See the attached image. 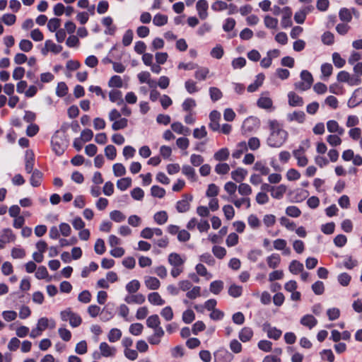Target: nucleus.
<instances>
[{
    "mask_svg": "<svg viewBox=\"0 0 362 362\" xmlns=\"http://www.w3.org/2000/svg\"><path fill=\"white\" fill-rule=\"evenodd\" d=\"M268 124L269 135L267 139V144L272 148L281 147L288 139V132L276 119L269 120Z\"/></svg>",
    "mask_w": 362,
    "mask_h": 362,
    "instance_id": "nucleus-1",
    "label": "nucleus"
},
{
    "mask_svg": "<svg viewBox=\"0 0 362 362\" xmlns=\"http://www.w3.org/2000/svg\"><path fill=\"white\" fill-rule=\"evenodd\" d=\"M51 144L53 151L57 156H60L64 153L67 148L68 140L66 139L64 134L57 132L52 137Z\"/></svg>",
    "mask_w": 362,
    "mask_h": 362,
    "instance_id": "nucleus-2",
    "label": "nucleus"
},
{
    "mask_svg": "<svg viewBox=\"0 0 362 362\" xmlns=\"http://www.w3.org/2000/svg\"><path fill=\"white\" fill-rule=\"evenodd\" d=\"M60 317L62 321H69L72 327H77L82 322V319L80 315L74 313L70 308L61 311Z\"/></svg>",
    "mask_w": 362,
    "mask_h": 362,
    "instance_id": "nucleus-3",
    "label": "nucleus"
},
{
    "mask_svg": "<svg viewBox=\"0 0 362 362\" xmlns=\"http://www.w3.org/2000/svg\"><path fill=\"white\" fill-rule=\"evenodd\" d=\"M257 105L259 108L264 110H273V101L269 96V93L265 92L261 94L257 101Z\"/></svg>",
    "mask_w": 362,
    "mask_h": 362,
    "instance_id": "nucleus-4",
    "label": "nucleus"
},
{
    "mask_svg": "<svg viewBox=\"0 0 362 362\" xmlns=\"http://www.w3.org/2000/svg\"><path fill=\"white\" fill-rule=\"evenodd\" d=\"M305 148L303 146H299L298 148L293 151L294 158L298 161V165L300 167H305L308 163L307 157L305 156Z\"/></svg>",
    "mask_w": 362,
    "mask_h": 362,
    "instance_id": "nucleus-5",
    "label": "nucleus"
},
{
    "mask_svg": "<svg viewBox=\"0 0 362 362\" xmlns=\"http://www.w3.org/2000/svg\"><path fill=\"white\" fill-rule=\"evenodd\" d=\"M192 197L188 194H184L182 199L178 201L176 204V209L179 213L187 212L189 209L190 204Z\"/></svg>",
    "mask_w": 362,
    "mask_h": 362,
    "instance_id": "nucleus-6",
    "label": "nucleus"
},
{
    "mask_svg": "<svg viewBox=\"0 0 362 362\" xmlns=\"http://www.w3.org/2000/svg\"><path fill=\"white\" fill-rule=\"evenodd\" d=\"M233 359V354L227 350L221 349L214 353V362H230Z\"/></svg>",
    "mask_w": 362,
    "mask_h": 362,
    "instance_id": "nucleus-7",
    "label": "nucleus"
},
{
    "mask_svg": "<svg viewBox=\"0 0 362 362\" xmlns=\"http://www.w3.org/2000/svg\"><path fill=\"white\" fill-rule=\"evenodd\" d=\"M262 327L263 331L267 332V337L270 339L277 340L281 336L282 332L276 327H272L268 322L263 324Z\"/></svg>",
    "mask_w": 362,
    "mask_h": 362,
    "instance_id": "nucleus-8",
    "label": "nucleus"
},
{
    "mask_svg": "<svg viewBox=\"0 0 362 362\" xmlns=\"http://www.w3.org/2000/svg\"><path fill=\"white\" fill-rule=\"evenodd\" d=\"M313 9L314 7L312 5H310L298 11L294 14L295 21L298 24L303 23L305 20L307 14L310 13Z\"/></svg>",
    "mask_w": 362,
    "mask_h": 362,
    "instance_id": "nucleus-9",
    "label": "nucleus"
},
{
    "mask_svg": "<svg viewBox=\"0 0 362 362\" xmlns=\"http://www.w3.org/2000/svg\"><path fill=\"white\" fill-rule=\"evenodd\" d=\"M221 118V114L216 111L213 110L209 115L210 123L209 124V128L214 131H218L220 129L219 119Z\"/></svg>",
    "mask_w": 362,
    "mask_h": 362,
    "instance_id": "nucleus-10",
    "label": "nucleus"
},
{
    "mask_svg": "<svg viewBox=\"0 0 362 362\" xmlns=\"http://www.w3.org/2000/svg\"><path fill=\"white\" fill-rule=\"evenodd\" d=\"M209 8L208 2L206 0H199L196 5V8L199 16L202 20H204L208 17L207 10Z\"/></svg>",
    "mask_w": 362,
    "mask_h": 362,
    "instance_id": "nucleus-11",
    "label": "nucleus"
},
{
    "mask_svg": "<svg viewBox=\"0 0 362 362\" xmlns=\"http://www.w3.org/2000/svg\"><path fill=\"white\" fill-rule=\"evenodd\" d=\"M55 325L56 323L54 320H49L48 318L44 317L38 320L37 328H38V329H40V331L43 332L47 327H49L50 329H54L55 327Z\"/></svg>",
    "mask_w": 362,
    "mask_h": 362,
    "instance_id": "nucleus-12",
    "label": "nucleus"
},
{
    "mask_svg": "<svg viewBox=\"0 0 362 362\" xmlns=\"http://www.w3.org/2000/svg\"><path fill=\"white\" fill-rule=\"evenodd\" d=\"M288 104L291 107H301L304 104L303 98L293 91L288 93Z\"/></svg>",
    "mask_w": 362,
    "mask_h": 362,
    "instance_id": "nucleus-13",
    "label": "nucleus"
},
{
    "mask_svg": "<svg viewBox=\"0 0 362 362\" xmlns=\"http://www.w3.org/2000/svg\"><path fill=\"white\" fill-rule=\"evenodd\" d=\"M286 119L288 122H297L299 124L304 122L305 114L303 111H294L286 115Z\"/></svg>",
    "mask_w": 362,
    "mask_h": 362,
    "instance_id": "nucleus-14",
    "label": "nucleus"
},
{
    "mask_svg": "<svg viewBox=\"0 0 362 362\" xmlns=\"http://www.w3.org/2000/svg\"><path fill=\"white\" fill-rule=\"evenodd\" d=\"M165 332L163 328H158L154 330L153 334L148 337V341L151 345H158L160 343L161 338L163 337Z\"/></svg>",
    "mask_w": 362,
    "mask_h": 362,
    "instance_id": "nucleus-15",
    "label": "nucleus"
},
{
    "mask_svg": "<svg viewBox=\"0 0 362 362\" xmlns=\"http://www.w3.org/2000/svg\"><path fill=\"white\" fill-rule=\"evenodd\" d=\"M34 153L31 150H28L25 152V170L27 173H33L34 167Z\"/></svg>",
    "mask_w": 362,
    "mask_h": 362,
    "instance_id": "nucleus-16",
    "label": "nucleus"
},
{
    "mask_svg": "<svg viewBox=\"0 0 362 362\" xmlns=\"http://www.w3.org/2000/svg\"><path fill=\"white\" fill-rule=\"evenodd\" d=\"M168 261L173 267L183 266L185 259L176 252H172L168 255Z\"/></svg>",
    "mask_w": 362,
    "mask_h": 362,
    "instance_id": "nucleus-17",
    "label": "nucleus"
},
{
    "mask_svg": "<svg viewBox=\"0 0 362 362\" xmlns=\"http://www.w3.org/2000/svg\"><path fill=\"white\" fill-rule=\"evenodd\" d=\"M327 128L330 133L337 134L338 135H342L344 133V129L335 120H329L327 122Z\"/></svg>",
    "mask_w": 362,
    "mask_h": 362,
    "instance_id": "nucleus-18",
    "label": "nucleus"
},
{
    "mask_svg": "<svg viewBox=\"0 0 362 362\" xmlns=\"http://www.w3.org/2000/svg\"><path fill=\"white\" fill-rule=\"evenodd\" d=\"M145 296L141 293L127 296L124 300L128 304H142L145 302Z\"/></svg>",
    "mask_w": 362,
    "mask_h": 362,
    "instance_id": "nucleus-19",
    "label": "nucleus"
},
{
    "mask_svg": "<svg viewBox=\"0 0 362 362\" xmlns=\"http://www.w3.org/2000/svg\"><path fill=\"white\" fill-rule=\"evenodd\" d=\"M228 200L232 202L235 207L240 209L242 205L245 204L247 209L250 207V199L248 197H243L240 199H236L235 197H230L228 199Z\"/></svg>",
    "mask_w": 362,
    "mask_h": 362,
    "instance_id": "nucleus-20",
    "label": "nucleus"
},
{
    "mask_svg": "<svg viewBox=\"0 0 362 362\" xmlns=\"http://www.w3.org/2000/svg\"><path fill=\"white\" fill-rule=\"evenodd\" d=\"M247 175V171L242 168H238L231 172V177L237 182H241L245 180Z\"/></svg>",
    "mask_w": 362,
    "mask_h": 362,
    "instance_id": "nucleus-21",
    "label": "nucleus"
},
{
    "mask_svg": "<svg viewBox=\"0 0 362 362\" xmlns=\"http://www.w3.org/2000/svg\"><path fill=\"white\" fill-rule=\"evenodd\" d=\"M99 348L101 355L105 357L113 356L116 352V349L109 346L106 342L100 343Z\"/></svg>",
    "mask_w": 362,
    "mask_h": 362,
    "instance_id": "nucleus-22",
    "label": "nucleus"
},
{
    "mask_svg": "<svg viewBox=\"0 0 362 362\" xmlns=\"http://www.w3.org/2000/svg\"><path fill=\"white\" fill-rule=\"evenodd\" d=\"M300 324L311 329L317 324V320L312 315H305L300 319Z\"/></svg>",
    "mask_w": 362,
    "mask_h": 362,
    "instance_id": "nucleus-23",
    "label": "nucleus"
},
{
    "mask_svg": "<svg viewBox=\"0 0 362 362\" xmlns=\"http://www.w3.org/2000/svg\"><path fill=\"white\" fill-rule=\"evenodd\" d=\"M109 98L111 102L115 103L118 105L124 104L122 93L119 90L113 89L110 90L109 93Z\"/></svg>",
    "mask_w": 362,
    "mask_h": 362,
    "instance_id": "nucleus-24",
    "label": "nucleus"
},
{
    "mask_svg": "<svg viewBox=\"0 0 362 362\" xmlns=\"http://www.w3.org/2000/svg\"><path fill=\"white\" fill-rule=\"evenodd\" d=\"M42 180V173L37 169H35L31 175L30 182V185L34 187H38L41 185Z\"/></svg>",
    "mask_w": 362,
    "mask_h": 362,
    "instance_id": "nucleus-25",
    "label": "nucleus"
},
{
    "mask_svg": "<svg viewBox=\"0 0 362 362\" xmlns=\"http://www.w3.org/2000/svg\"><path fill=\"white\" fill-rule=\"evenodd\" d=\"M144 283L146 286L151 290H156L160 286V281L153 276H146Z\"/></svg>",
    "mask_w": 362,
    "mask_h": 362,
    "instance_id": "nucleus-26",
    "label": "nucleus"
},
{
    "mask_svg": "<svg viewBox=\"0 0 362 362\" xmlns=\"http://www.w3.org/2000/svg\"><path fill=\"white\" fill-rule=\"evenodd\" d=\"M264 80V76L262 74H259L256 76V79L254 83H251L247 87V91L253 93L256 91L263 83Z\"/></svg>",
    "mask_w": 362,
    "mask_h": 362,
    "instance_id": "nucleus-27",
    "label": "nucleus"
},
{
    "mask_svg": "<svg viewBox=\"0 0 362 362\" xmlns=\"http://www.w3.org/2000/svg\"><path fill=\"white\" fill-rule=\"evenodd\" d=\"M230 156V151L227 148H222L216 151L214 155V158L219 162L226 160Z\"/></svg>",
    "mask_w": 362,
    "mask_h": 362,
    "instance_id": "nucleus-28",
    "label": "nucleus"
},
{
    "mask_svg": "<svg viewBox=\"0 0 362 362\" xmlns=\"http://www.w3.org/2000/svg\"><path fill=\"white\" fill-rule=\"evenodd\" d=\"M160 321L158 315H152L146 320V325L148 327L156 330L158 328H162L160 326Z\"/></svg>",
    "mask_w": 362,
    "mask_h": 362,
    "instance_id": "nucleus-29",
    "label": "nucleus"
},
{
    "mask_svg": "<svg viewBox=\"0 0 362 362\" xmlns=\"http://www.w3.org/2000/svg\"><path fill=\"white\" fill-rule=\"evenodd\" d=\"M148 300L150 303L155 305H163L165 300L161 298L160 295L157 292H153L148 294Z\"/></svg>",
    "mask_w": 362,
    "mask_h": 362,
    "instance_id": "nucleus-30",
    "label": "nucleus"
},
{
    "mask_svg": "<svg viewBox=\"0 0 362 362\" xmlns=\"http://www.w3.org/2000/svg\"><path fill=\"white\" fill-rule=\"evenodd\" d=\"M253 336V331L250 327H244L239 332V339L243 342L249 341Z\"/></svg>",
    "mask_w": 362,
    "mask_h": 362,
    "instance_id": "nucleus-31",
    "label": "nucleus"
},
{
    "mask_svg": "<svg viewBox=\"0 0 362 362\" xmlns=\"http://www.w3.org/2000/svg\"><path fill=\"white\" fill-rule=\"evenodd\" d=\"M247 151V145L245 141H241L236 146V149L233 152L232 156L235 158H240L242 154Z\"/></svg>",
    "mask_w": 362,
    "mask_h": 362,
    "instance_id": "nucleus-32",
    "label": "nucleus"
},
{
    "mask_svg": "<svg viewBox=\"0 0 362 362\" xmlns=\"http://www.w3.org/2000/svg\"><path fill=\"white\" fill-rule=\"evenodd\" d=\"M286 191V187L284 185H280L277 187L272 188V197L279 199H281Z\"/></svg>",
    "mask_w": 362,
    "mask_h": 362,
    "instance_id": "nucleus-33",
    "label": "nucleus"
},
{
    "mask_svg": "<svg viewBox=\"0 0 362 362\" xmlns=\"http://www.w3.org/2000/svg\"><path fill=\"white\" fill-rule=\"evenodd\" d=\"M281 262V257L278 254H272L267 258L268 266L272 269L276 268Z\"/></svg>",
    "mask_w": 362,
    "mask_h": 362,
    "instance_id": "nucleus-34",
    "label": "nucleus"
},
{
    "mask_svg": "<svg viewBox=\"0 0 362 362\" xmlns=\"http://www.w3.org/2000/svg\"><path fill=\"white\" fill-rule=\"evenodd\" d=\"M238 191L243 197H249L252 193L251 187L247 183H240L238 186Z\"/></svg>",
    "mask_w": 362,
    "mask_h": 362,
    "instance_id": "nucleus-35",
    "label": "nucleus"
},
{
    "mask_svg": "<svg viewBox=\"0 0 362 362\" xmlns=\"http://www.w3.org/2000/svg\"><path fill=\"white\" fill-rule=\"evenodd\" d=\"M289 271L293 274H297L303 271V264L297 260H293L289 265Z\"/></svg>",
    "mask_w": 362,
    "mask_h": 362,
    "instance_id": "nucleus-36",
    "label": "nucleus"
},
{
    "mask_svg": "<svg viewBox=\"0 0 362 362\" xmlns=\"http://www.w3.org/2000/svg\"><path fill=\"white\" fill-rule=\"evenodd\" d=\"M122 337V332L117 328H112L110 330L107 338L110 342H116L120 339Z\"/></svg>",
    "mask_w": 362,
    "mask_h": 362,
    "instance_id": "nucleus-37",
    "label": "nucleus"
},
{
    "mask_svg": "<svg viewBox=\"0 0 362 362\" xmlns=\"http://www.w3.org/2000/svg\"><path fill=\"white\" fill-rule=\"evenodd\" d=\"M15 235H13L12 230L9 228H5L2 231V234L1 235V239L5 243H10L15 240Z\"/></svg>",
    "mask_w": 362,
    "mask_h": 362,
    "instance_id": "nucleus-38",
    "label": "nucleus"
},
{
    "mask_svg": "<svg viewBox=\"0 0 362 362\" xmlns=\"http://www.w3.org/2000/svg\"><path fill=\"white\" fill-rule=\"evenodd\" d=\"M182 173L192 181L196 180L194 169L189 165H184L182 168Z\"/></svg>",
    "mask_w": 362,
    "mask_h": 362,
    "instance_id": "nucleus-39",
    "label": "nucleus"
},
{
    "mask_svg": "<svg viewBox=\"0 0 362 362\" xmlns=\"http://www.w3.org/2000/svg\"><path fill=\"white\" fill-rule=\"evenodd\" d=\"M132 185V179L130 177H124L117 182V187L121 191H124Z\"/></svg>",
    "mask_w": 362,
    "mask_h": 362,
    "instance_id": "nucleus-40",
    "label": "nucleus"
},
{
    "mask_svg": "<svg viewBox=\"0 0 362 362\" xmlns=\"http://www.w3.org/2000/svg\"><path fill=\"white\" fill-rule=\"evenodd\" d=\"M123 86V81L119 76L115 75L110 78L108 81V86L110 88H122Z\"/></svg>",
    "mask_w": 362,
    "mask_h": 362,
    "instance_id": "nucleus-41",
    "label": "nucleus"
},
{
    "mask_svg": "<svg viewBox=\"0 0 362 362\" xmlns=\"http://www.w3.org/2000/svg\"><path fill=\"white\" fill-rule=\"evenodd\" d=\"M209 74V69L206 67H201L198 69L194 74L195 78L199 81L205 80Z\"/></svg>",
    "mask_w": 362,
    "mask_h": 362,
    "instance_id": "nucleus-42",
    "label": "nucleus"
},
{
    "mask_svg": "<svg viewBox=\"0 0 362 362\" xmlns=\"http://www.w3.org/2000/svg\"><path fill=\"white\" fill-rule=\"evenodd\" d=\"M168 16L164 14L158 13L153 19V23L156 26H163L168 23Z\"/></svg>",
    "mask_w": 362,
    "mask_h": 362,
    "instance_id": "nucleus-43",
    "label": "nucleus"
},
{
    "mask_svg": "<svg viewBox=\"0 0 362 362\" xmlns=\"http://www.w3.org/2000/svg\"><path fill=\"white\" fill-rule=\"evenodd\" d=\"M223 288V282L222 281H214L210 284V291L214 294H218Z\"/></svg>",
    "mask_w": 362,
    "mask_h": 362,
    "instance_id": "nucleus-44",
    "label": "nucleus"
},
{
    "mask_svg": "<svg viewBox=\"0 0 362 362\" xmlns=\"http://www.w3.org/2000/svg\"><path fill=\"white\" fill-rule=\"evenodd\" d=\"M154 221L159 225L165 223L168 221V214L165 211L157 212L154 215Z\"/></svg>",
    "mask_w": 362,
    "mask_h": 362,
    "instance_id": "nucleus-45",
    "label": "nucleus"
},
{
    "mask_svg": "<svg viewBox=\"0 0 362 362\" xmlns=\"http://www.w3.org/2000/svg\"><path fill=\"white\" fill-rule=\"evenodd\" d=\"M230 170V166L226 163H219L215 166V172L218 175H226Z\"/></svg>",
    "mask_w": 362,
    "mask_h": 362,
    "instance_id": "nucleus-46",
    "label": "nucleus"
},
{
    "mask_svg": "<svg viewBox=\"0 0 362 362\" xmlns=\"http://www.w3.org/2000/svg\"><path fill=\"white\" fill-rule=\"evenodd\" d=\"M257 123V119L254 117L247 118L243 124V128L245 131L251 132L254 129V126H256Z\"/></svg>",
    "mask_w": 362,
    "mask_h": 362,
    "instance_id": "nucleus-47",
    "label": "nucleus"
},
{
    "mask_svg": "<svg viewBox=\"0 0 362 362\" xmlns=\"http://www.w3.org/2000/svg\"><path fill=\"white\" fill-rule=\"evenodd\" d=\"M224 189L230 196V197H236L235 192L238 189V186L233 182H228L224 185Z\"/></svg>",
    "mask_w": 362,
    "mask_h": 362,
    "instance_id": "nucleus-48",
    "label": "nucleus"
},
{
    "mask_svg": "<svg viewBox=\"0 0 362 362\" xmlns=\"http://www.w3.org/2000/svg\"><path fill=\"white\" fill-rule=\"evenodd\" d=\"M332 57L333 63L336 67L342 68L345 65V59H343L338 52H334Z\"/></svg>",
    "mask_w": 362,
    "mask_h": 362,
    "instance_id": "nucleus-49",
    "label": "nucleus"
},
{
    "mask_svg": "<svg viewBox=\"0 0 362 362\" xmlns=\"http://www.w3.org/2000/svg\"><path fill=\"white\" fill-rule=\"evenodd\" d=\"M339 18L341 21L350 22L352 19V15L348 8H344L339 11Z\"/></svg>",
    "mask_w": 362,
    "mask_h": 362,
    "instance_id": "nucleus-50",
    "label": "nucleus"
},
{
    "mask_svg": "<svg viewBox=\"0 0 362 362\" xmlns=\"http://www.w3.org/2000/svg\"><path fill=\"white\" fill-rule=\"evenodd\" d=\"M151 194L154 197L163 198L165 194V190L158 185H153L151 188Z\"/></svg>",
    "mask_w": 362,
    "mask_h": 362,
    "instance_id": "nucleus-51",
    "label": "nucleus"
},
{
    "mask_svg": "<svg viewBox=\"0 0 362 362\" xmlns=\"http://www.w3.org/2000/svg\"><path fill=\"white\" fill-rule=\"evenodd\" d=\"M140 288V283L138 280H132L126 285V289L129 293H136Z\"/></svg>",
    "mask_w": 362,
    "mask_h": 362,
    "instance_id": "nucleus-52",
    "label": "nucleus"
},
{
    "mask_svg": "<svg viewBox=\"0 0 362 362\" xmlns=\"http://www.w3.org/2000/svg\"><path fill=\"white\" fill-rule=\"evenodd\" d=\"M144 329V326L141 323H134L129 327V332L134 336L140 335Z\"/></svg>",
    "mask_w": 362,
    "mask_h": 362,
    "instance_id": "nucleus-53",
    "label": "nucleus"
},
{
    "mask_svg": "<svg viewBox=\"0 0 362 362\" xmlns=\"http://www.w3.org/2000/svg\"><path fill=\"white\" fill-rule=\"evenodd\" d=\"M61 25V21L59 18H51L47 23V28L50 32L57 31Z\"/></svg>",
    "mask_w": 362,
    "mask_h": 362,
    "instance_id": "nucleus-54",
    "label": "nucleus"
},
{
    "mask_svg": "<svg viewBox=\"0 0 362 362\" xmlns=\"http://www.w3.org/2000/svg\"><path fill=\"white\" fill-rule=\"evenodd\" d=\"M105 155L109 160H114L117 156L116 148L113 145H107L105 148Z\"/></svg>",
    "mask_w": 362,
    "mask_h": 362,
    "instance_id": "nucleus-55",
    "label": "nucleus"
},
{
    "mask_svg": "<svg viewBox=\"0 0 362 362\" xmlns=\"http://www.w3.org/2000/svg\"><path fill=\"white\" fill-rule=\"evenodd\" d=\"M110 217L112 221L117 223H121L125 220V216L118 210H114L111 211L110 214Z\"/></svg>",
    "mask_w": 362,
    "mask_h": 362,
    "instance_id": "nucleus-56",
    "label": "nucleus"
},
{
    "mask_svg": "<svg viewBox=\"0 0 362 362\" xmlns=\"http://www.w3.org/2000/svg\"><path fill=\"white\" fill-rule=\"evenodd\" d=\"M115 176L121 177L126 174V168L122 163H115L112 166Z\"/></svg>",
    "mask_w": 362,
    "mask_h": 362,
    "instance_id": "nucleus-57",
    "label": "nucleus"
},
{
    "mask_svg": "<svg viewBox=\"0 0 362 362\" xmlns=\"http://www.w3.org/2000/svg\"><path fill=\"white\" fill-rule=\"evenodd\" d=\"M264 25L267 28L270 29H275L278 25V20L275 18H273L269 16H266L264 17Z\"/></svg>",
    "mask_w": 362,
    "mask_h": 362,
    "instance_id": "nucleus-58",
    "label": "nucleus"
},
{
    "mask_svg": "<svg viewBox=\"0 0 362 362\" xmlns=\"http://www.w3.org/2000/svg\"><path fill=\"white\" fill-rule=\"evenodd\" d=\"M128 120L126 118H121L119 120H116L112 125V129L114 131H117L122 129H124L127 126Z\"/></svg>",
    "mask_w": 362,
    "mask_h": 362,
    "instance_id": "nucleus-59",
    "label": "nucleus"
},
{
    "mask_svg": "<svg viewBox=\"0 0 362 362\" xmlns=\"http://www.w3.org/2000/svg\"><path fill=\"white\" fill-rule=\"evenodd\" d=\"M321 73L325 78H329L332 74L333 67L329 63H324L321 65Z\"/></svg>",
    "mask_w": 362,
    "mask_h": 362,
    "instance_id": "nucleus-60",
    "label": "nucleus"
},
{
    "mask_svg": "<svg viewBox=\"0 0 362 362\" xmlns=\"http://www.w3.org/2000/svg\"><path fill=\"white\" fill-rule=\"evenodd\" d=\"M254 170L259 171L262 175H267L269 173V168L262 162L255 163L254 167Z\"/></svg>",
    "mask_w": 362,
    "mask_h": 362,
    "instance_id": "nucleus-61",
    "label": "nucleus"
},
{
    "mask_svg": "<svg viewBox=\"0 0 362 362\" xmlns=\"http://www.w3.org/2000/svg\"><path fill=\"white\" fill-rule=\"evenodd\" d=\"M94 250L98 255H103L105 252V242L103 239L98 238L94 245Z\"/></svg>",
    "mask_w": 362,
    "mask_h": 362,
    "instance_id": "nucleus-62",
    "label": "nucleus"
},
{
    "mask_svg": "<svg viewBox=\"0 0 362 362\" xmlns=\"http://www.w3.org/2000/svg\"><path fill=\"white\" fill-rule=\"evenodd\" d=\"M286 214L291 217L297 218L301 214V211L298 207L296 206H289L286 209Z\"/></svg>",
    "mask_w": 362,
    "mask_h": 362,
    "instance_id": "nucleus-63",
    "label": "nucleus"
},
{
    "mask_svg": "<svg viewBox=\"0 0 362 362\" xmlns=\"http://www.w3.org/2000/svg\"><path fill=\"white\" fill-rule=\"evenodd\" d=\"M68 93V87L64 82H60L58 83L56 88V94L59 97H64Z\"/></svg>",
    "mask_w": 362,
    "mask_h": 362,
    "instance_id": "nucleus-64",
    "label": "nucleus"
}]
</instances>
